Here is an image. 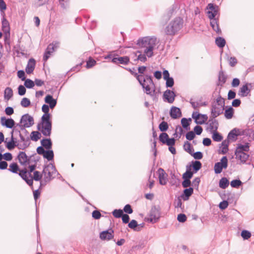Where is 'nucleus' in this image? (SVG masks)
I'll list each match as a JSON object with an SVG mask.
<instances>
[{"instance_id":"nucleus-57","label":"nucleus","mask_w":254,"mask_h":254,"mask_svg":"<svg viewBox=\"0 0 254 254\" xmlns=\"http://www.w3.org/2000/svg\"><path fill=\"white\" fill-rule=\"evenodd\" d=\"M24 86L27 88H32L34 86V82L30 79H26L25 80Z\"/></svg>"},{"instance_id":"nucleus-5","label":"nucleus","mask_w":254,"mask_h":254,"mask_svg":"<svg viewBox=\"0 0 254 254\" xmlns=\"http://www.w3.org/2000/svg\"><path fill=\"white\" fill-rule=\"evenodd\" d=\"M225 107V100L219 95L212 104L211 109V115L213 118H215L223 113Z\"/></svg>"},{"instance_id":"nucleus-13","label":"nucleus","mask_w":254,"mask_h":254,"mask_svg":"<svg viewBox=\"0 0 254 254\" xmlns=\"http://www.w3.org/2000/svg\"><path fill=\"white\" fill-rule=\"evenodd\" d=\"M192 118L194 119L195 123L197 125H202L208 119V117L205 114H201L197 112H193Z\"/></svg>"},{"instance_id":"nucleus-51","label":"nucleus","mask_w":254,"mask_h":254,"mask_svg":"<svg viewBox=\"0 0 254 254\" xmlns=\"http://www.w3.org/2000/svg\"><path fill=\"white\" fill-rule=\"evenodd\" d=\"M159 128L162 132L166 131L168 129V123L165 121L162 122L159 125Z\"/></svg>"},{"instance_id":"nucleus-46","label":"nucleus","mask_w":254,"mask_h":254,"mask_svg":"<svg viewBox=\"0 0 254 254\" xmlns=\"http://www.w3.org/2000/svg\"><path fill=\"white\" fill-rule=\"evenodd\" d=\"M215 43L219 48H223L226 44V41L223 38L219 37L216 38Z\"/></svg>"},{"instance_id":"nucleus-53","label":"nucleus","mask_w":254,"mask_h":254,"mask_svg":"<svg viewBox=\"0 0 254 254\" xmlns=\"http://www.w3.org/2000/svg\"><path fill=\"white\" fill-rule=\"evenodd\" d=\"M230 185L232 188H238L242 185V182L240 180H234L231 182Z\"/></svg>"},{"instance_id":"nucleus-37","label":"nucleus","mask_w":254,"mask_h":254,"mask_svg":"<svg viewBox=\"0 0 254 254\" xmlns=\"http://www.w3.org/2000/svg\"><path fill=\"white\" fill-rule=\"evenodd\" d=\"M249 143H246L245 144L243 145L241 144H239L236 151H240L241 152H248L249 151Z\"/></svg>"},{"instance_id":"nucleus-26","label":"nucleus","mask_w":254,"mask_h":254,"mask_svg":"<svg viewBox=\"0 0 254 254\" xmlns=\"http://www.w3.org/2000/svg\"><path fill=\"white\" fill-rule=\"evenodd\" d=\"M193 192V189L192 188L190 187L188 189H186L183 191V193L181 195L182 199L186 201L189 199V197L192 194Z\"/></svg>"},{"instance_id":"nucleus-52","label":"nucleus","mask_w":254,"mask_h":254,"mask_svg":"<svg viewBox=\"0 0 254 254\" xmlns=\"http://www.w3.org/2000/svg\"><path fill=\"white\" fill-rule=\"evenodd\" d=\"M168 137L169 136L167 133L162 132L160 134L159 139L160 142L163 144H165Z\"/></svg>"},{"instance_id":"nucleus-38","label":"nucleus","mask_w":254,"mask_h":254,"mask_svg":"<svg viewBox=\"0 0 254 254\" xmlns=\"http://www.w3.org/2000/svg\"><path fill=\"white\" fill-rule=\"evenodd\" d=\"M237 129L234 128L230 131L227 136V139L226 140H236L237 136L239 134L237 133Z\"/></svg>"},{"instance_id":"nucleus-32","label":"nucleus","mask_w":254,"mask_h":254,"mask_svg":"<svg viewBox=\"0 0 254 254\" xmlns=\"http://www.w3.org/2000/svg\"><path fill=\"white\" fill-rule=\"evenodd\" d=\"M19 135V137L20 138V140L21 141L23 142V147H19V149H24L26 148H27L29 145V136H27L26 138H25L21 133V132L20 133L18 134Z\"/></svg>"},{"instance_id":"nucleus-45","label":"nucleus","mask_w":254,"mask_h":254,"mask_svg":"<svg viewBox=\"0 0 254 254\" xmlns=\"http://www.w3.org/2000/svg\"><path fill=\"white\" fill-rule=\"evenodd\" d=\"M234 114V109L232 107H229L228 109L225 110L224 115L226 119H230L233 117Z\"/></svg>"},{"instance_id":"nucleus-49","label":"nucleus","mask_w":254,"mask_h":254,"mask_svg":"<svg viewBox=\"0 0 254 254\" xmlns=\"http://www.w3.org/2000/svg\"><path fill=\"white\" fill-rule=\"evenodd\" d=\"M227 79V76L225 75L223 71L220 70L219 72L218 80L222 84H224Z\"/></svg>"},{"instance_id":"nucleus-8","label":"nucleus","mask_w":254,"mask_h":254,"mask_svg":"<svg viewBox=\"0 0 254 254\" xmlns=\"http://www.w3.org/2000/svg\"><path fill=\"white\" fill-rule=\"evenodd\" d=\"M22 174V179L26 183V184L29 185L31 189L33 190V180L35 181H39L42 178L43 174L41 173L38 171H35L33 172V177H31L29 179H26V176L24 175L25 172H23Z\"/></svg>"},{"instance_id":"nucleus-62","label":"nucleus","mask_w":254,"mask_h":254,"mask_svg":"<svg viewBox=\"0 0 254 254\" xmlns=\"http://www.w3.org/2000/svg\"><path fill=\"white\" fill-rule=\"evenodd\" d=\"M195 133L192 131H190L187 133L186 135V138L189 140H191L195 137Z\"/></svg>"},{"instance_id":"nucleus-54","label":"nucleus","mask_w":254,"mask_h":254,"mask_svg":"<svg viewBox=\"0 0 254 254\" xmlns=\"http://www.w3.org/2000/svg\"><path fill=\"white\" fill-rule=\"evenodd\" d=\"M40 159V157L36 155V154L35 153L34 155H31L29 157V164L34 162L35 164H36L38 161H39Z\"/></svg>"},{"instance_id":"nucleus-63","label":"nucleus","mask_w":254,"mask_h":254,"mask_svg":"<svg viewBox=\"0 0 254 254\" xmlns=\"http://www.w3.org/2000/svg\"><path fill=\"white\" fill-rule=\"evenodd\" d=\"M18 92L19 95H24L26 93V89L25 87L22 85H19L18 87Z\"/></svg>"},{"instance_id":"nucleus-59","label":"nucleus","mask_w":254,"mask_h":254,"mask_svg":"<svg viewBox=\"0 0 254 254\" xmlns=\"http://www.w3.org/2000/svg\"><path fill=\"white\" fill-rule=\"evenodd\" d=\"M191 155L195 159L200 160L203 157V154L200 151H197L195 153H192L191 154Z\"/></svg>"},{"instance_id":"nucleus-64","label":"nucleus","mask_w":254,"mask_h":254,"mask_svg":"<svg viewBox=\"0 0 254 254\" xmlns=\"http://www.w3.org/2000/svg\"><path fill=\"white\" fill-rule=\"evenodd\" d=\"M123 210V212L125 211L126 213L127 214H131L133 212V210L131 208L130 205L129 204L126 205Z\"/></svg>"},{"instance_id":"nucleus-2","label":"nucleus","mask_w":254,"mask_h":254,"mask_svg":"<svg viewBox=\"0 0 254 254\" xmlns=\"http://www.w3.org/2000/svg\"><path fill=\"white\" fill-rule=\"evenodd\" d=\"M139 75L141 77L138 81L144 90L145 93L147 95H149L154 100L156 98V93L152 77L148 74H145L144 76L141 74Z\"/></svg>"},{"instance_id":"nucleus-30","label":"nucleus","mask_w":254,"mask_h":254,"mask_svg":"<svg viewBox=\"0 0 254 254\" xmlns=\"http://www.w3.org/2000/svg\"><path fill=\"white\" fill-rule=\"evenodd\" d=\"M210 25L214 31H215L218 34H221V30L219 27L218 22L216 19L213 18V19H210Z\"/></svg>"},{"instance_id":"nucleus-56","label":"nucleus","mask_w":254,"mask_h":254,"mask_svg":"<svg viewBox=\"0 0 254 254\" xmlns=\"http://www.w3.org/2000/svg\"><path fill=\"white\" fill-rule=\"evenodd\" d=\"M96 64V61L93 59L92 58L90 57L89 60L87 61L86 63V68H89L93 67Z\"/></svg>"},{"instance_id":"nucleus-11","label":"nucleus","mask_w":254,"mask_h":254,"mask_svg":"<svg viewBox=\"0 0 254 254\" xmlns=\"http://www.w3.org/2000/svg\"><path fill=\"white\" fill-rule=\"evenodd\" d=\"M105 59H111L112 62L115 64H120L127 65L129 63V57L128 56L119 57L118 58H112V55H108L105 58Z\"/></svg>"},{"instance_id":"nucleus-9","label":"nucleus","mask_w":254,"mask_h":254,"mask_svg":"<svg viewBox=\"0 0 254 254\" xmlns=\"http://www.w3.org/2000/svg\"><path fill=\"white\" fill-rule=\"evenodd\" d=\"M149 217L146 218L145 220L152 223H156L160 217V209L156 206H153L151 207L149 214Z\"/></svg>"},{"instance_id":"nucleus-16","label":"nucleus","mask_w":254,"mask_h":254,"mask_svg":"<svg viewBox=\"0 0 254 254\" xmlns=\"http://www.w3.org/2000/svg\"><path fill=\"white\" fill-rule=\"evenodd\" d=\"M114 231L112 229L103 231L100 233L99 237L102 240L109 241L114 238Z\"/></svg>"},{"instance_id":"nucleus-33","label":"nucleus","mask_w":254,"mask_h":254,"mask_svg":"<svg viewBox=\"0 0 254 254\" xmlns=\"http://www.w3.org/2000/svg\"><path fill=\"white\" fill-rule=\"evenodd\" d=\"M191 165L187 166V171L183 175L184 180H190L193 176V172L190 171Z\"/></svg>"},{"instance_id":"nucleus-1","label":"nucleus","mask_w":254,"mask_h":254,"mask_svg":"<svg viewBox=\"0 0 254 254\" xmlns=\"http://www.w3.org/2000/svg\"><path fill=\"white\" fill-rule=\"evenodd\" d=\"M157 39L155 37L149 38L148 37L139 39L137 41V44L141 47L145 48L144 54H142L139 51H137L138 56L136 59H134V62L138 61L145 63L147 61V58H151L153 56V49L156 45Z\"/></svg>"},{"instance_id":"nucleus-6","label":"nucleus","mask_w":254,"mask_h":254,"mask_svg":"<svg viewBox=\"0 0 254 254\" xmlns=\"http://www.w3.org/2000/svg\"><path fill=\"white\" fill-rule=\"evenodd\" d=\"M184 21L181 17H177L166 27L165 32L168 35H174L179 31L183 25Z\"/></svg>"},{"instance_id":"nucleus-20","label":"nucleus","mask_w":254,"mask_h":254,"mask_svg":"<svg viewBox=\"0 0 254 254\" xmlns=\"http://www.w3.org/2000/svg\"><path fill=\"white\" fill-rule=\"evenodd\" d=\"M251 87V84L247 83L243 85L240 89L239 95L241 97H246L250 93L251 89L249 87Z\"/></svg>"},{"instance_id":"nucleus-41","label":"nucleus","mask_w":254,"mask_h":254,"mask_svg":"<svg viewBox=\"0 0 254 254\" xmlns=\"http://www.w3.org/2000/svg\"><path fill=\"white\" fill-rule=\"evenodd\" d=\"M54 154L52 150L49 149L46 151L43 155V157L49 161L52 160L54 159Z\"/></svg>"},{"instance_id":"nucleus-35","label":"nucleus","mask_w":254,"mask_h":254,"mask_svg":"<svg viewBox=\"0 0 254 254\" xmlns=\"http://www.w3.org/2000/svg\"><path fill=\"white\" fill-rule=\"evenodd\" d=\"M191 121V118H189L188 119L185 118H183L181 120V124L182 127L187 130H189L190 129V122Z\"/></svg>"},{"instance_id":"nucleus-48","label":"nucleus","mask_w":254,"mask_h":254,"mask_svg":"<svg viewBox=\"0 0 254 254\" xmlns=\"http://www.w3.org/2000/svg\"><path fill=\"white\" fill-rule=\"evenodd\" d=\"M212 133V139L214 141L219 142L222 140L223 136L216 131L211 132Z\"/></svg>"},{"instance_id":"nucleus-25","label":"nucleus","mask_w":254,"mask_h":254,"mask_svg":"<svg viewBox=\"0 0 254 254\" xmlns=\"http://www.w3.org/2000/svg\"><path fill=\"white\" fill-rule=\"evenodd\" d=\"M10 141L7 143L6 147L9 150L13 149L16 146H18L17 139L13 136V131H11Z\"/></svg>"},{"instance_id":"nucleus-29","label":"nucleus","mask_w":254,"mask_h":254,"mask_svg":"<svg viewBox=\"0 0 254 254\" xmlns=\"http://www.w3.org/2000/svg\"><path fill=\"white\" fill-rule=\"evenodd\" d=\"M159 172V183L162 185H165L167 183V178L166 177V173L162 168H159L158 170Z\"/></svg>"},{"instance_id":"nucleus-15","label":"nucleus","mask_w":254,"mask_h":254,"mask_svg":"<svg viewBox=\"0 0 254 254\" xmlns=\"http://www.w3.org/2000/svg\"><path fill=\"white\" fill-rule=\"evenodd\" d=\"M218 6L214 5L213 3H209L207 6V9L210 10L207 12L208 18L210 19H213L218 12Z\"/></svg>"},{"instance_id":"nucleus-21","label":"nucleus","mask_w":254,"mask_h":254,"mask_svg":"<svg viewBox=\"0 0 254 254\" xmlns=\"http://www.w3.org/2000/svg\"><path fill=\"white\" fill-rule=\"evenodd\" d=\"M2 29L5 34L9 35L10 26L8 20L5 17V13L3 12L2 18L1 19Z\"/></svg>"},{"instance_id":"nucleus-27","label":"nucleus","mask_w":254,"mask_h":254,"mask_svg":"<svg viewBox=\"0 0 254 254\" xmlns=\"http://www.w3.org/2000/svg\"><path fill=\"white\" fill-rule=\"evenodd\" d=\"M45 102L49 104L51 109H54L57 105V100L51 95H47L45 98Z\"/></svg>"},{"instance_id":"nucleus-22","label":"nucleus","mask_w":254,"mask_h":254,"mask_svg":"<svg viewBox=\"0 0 254 254\" xmlns=\"http://www.w3.org/2000/svg\"><path fill=\"white\" fill-rule=\"evenodd\" d=\"M36 65V61L33 58H31L29 60L25 71L27 74H30L34 71Z\"/></svg>"},{"instance_id":"nucleus-60","label":"nucleus","mask_w":254,"mask_h":254,"mask_svg":"<svg viewBox=\"0 0 254 254\" xmlns=\"http://www.w3.org/2000/svg\"><path fill=\"white\" fill-rule=\"evenodd\" d=\"M166 87H172L174 84V81L173 77H170L165 79Z\"/></svg>"},{"instance_id":"nucleus-17","label":"nucleus","mask_w":254,"mask_h":254,"mask_svg":"<svg viewBox=\"0 0 254 254\" xmlns=\"http://www.w3.org/2000/svg\"><path fill=\"white\" fill-rule=\"evenodd\" d=\"M0 124L3 127L12 128L15 125V122L11 118L6 119L5 117H1L0 118Z\"/></svg>"},{"instance_id":"nucleus-4","label":"nucleus","mask_w":254,"mask_h":254,"mask_svg":"<svg viewBox=\"0 0 254 254\" xmlns=\"http://www.w3.org/2000/svg\"><path fill=\"white\" fill-rule=\"evenodd\" d=\"M57 173V170L53 164L50 163L49 164L44 165L42 171V174L44 177L43 180L40 182V187L49 183L55 177Z\"/></svg>"},{"instance_id":"nucleus-36","label":"nucleus","mask_w":254,"mask_h":254,"mask_svg":"<svg viewBox=\"0 0 254 254\" xmlns=\"http://www.w3.org/2000/svg\"><path fill=\"white\" fill-rule=\"evenodd\" d=\"M8 170L13 173L18 174V172H20L21 170L16 163H12L9 165Z\"/></svg>"},{"instance_id":"nucleus-28","label":"nucleus","mask_w":254,"mask_h":254,"mask_svg":"<svg viewBox=\"0 0 254 254\" xmlns=\"http://www.w3.org/2000/svg\"><path fill=\"white\" fill-rule=\"evenodd\" d=\"M230 143V141L228 140H224L221 143V147H220L219 153L225 154L229 150L228 146Z\"/></svg>"},{"instance_id":"nucleus-47","label":"nucleus","mask_w":254,"mask_h":254,"mask_svg":"<svg viewBox=\"0 0 254 254\" xmlns=\"http://www.w3.org/2000/svg\"><path fill=\"white\" fill-rule=\"evenodd\" d=\"M184 150L188 152L190 155L193 152L194 149L191 146V144L188 141H186L184 145Z\"/></svg>"},{"instance_id":"nucleus-3","label":"nucleus","mask_w":254,"mask_h":254,"mask_svg":"<svg viewBox=\"0 0 254 254\" xmlns=\"http://www.w3.org/2000/svg\"><path fill=\"white\" fill-rule=\"evenodd\" d=\"M50 118V114H44L41 118V122L37 126V129L46 136H50L52 132V123Z\"/></svg>"},{"instance_id":"nucleus-7","label":"nucleus","mask_w":254,"mask_h":254,"mask_svg":"<svg viewBox=\"0 0 254 254\" xmlns=\"http://www.w3.org/2000/svg\"><path fill=\"white\" fill-rule=\"evenodd\" d=\"M34 124L33 118L28 114L23 115L20 119V123L16 124V127H19L20 130L27 132L25 128L30 127Z\"/></svg>"},{"instance_id":"nucleus-40","label":"nucleus","mask_w":254,"mask_h":254,"mask_svg":"<svg viewBox=\"0 0 254 254\" xmlns=\"http://www.w3.org/2000/svg\"><path fill=\"white\" fill-rule=\"evenodd\" d=\"M128 226L129 228L133 229L134 231H140V228L137 227L138 224L137 221L135 220H132L130 222H128Z\"/></svg>"},{"instance_id":"nucleus-58","label":"nucleus","mask_w":254,"mask_h":254,"mask_svg":"<svg viewBox=\"0 0 254 254\" xmlns=\"http://www.w3.org/2000/svg\"><path fill=\"white\" fill-rule=\"evenodd\" d=\"M241 235L244 240H248L251 237V232L247 230H243Z\"/></svg>"},{"instance_id":"nucleus-50","label":"nucleus","mask_w":254,"mask_h":254,"mask_svg":"<svg viewBox=\"0 0 254 254\" xmlns=\"http://www.w3.org/2000/svg\"><path fill=\"white\" fill-rule=\"evenodd\" d=\"M124 212L122 209H115L113 212L112 214L113 216L117 218H121L123 215Z\"/></svg>"},{"instance_id":"nucleus-61","label":"nucleus","mask_w":254,"mask_h":254,"mask_svg":"<svg viewBox=\"0 0 254 254\" xmlns=\"http://www.w3.org/2000/svg\"><path fill=\"white\" fill-rule=\"evenodd\" d=\"M177 220L180 222L184 223L187 220V216L185 214H179L178 215Z\"/></svg>"},{"instance_id":"nucleus-19","label":"nucleus","mask_w":254,"mask_h":254,"mask_svg":"<svg viewBox=\"0 0 254 254\" xmlns=\"http://www.w3.org/2000/svg\"><path fill=\"white\" fill-rule=\"evenodd\" d=\"M207 124L208 125V127L207 129H209L211 133L217 130L219 124L217 120L215 119V118L210 119Z\"/></svg>"},{"instance_id":"nucleus-14","label":"nucleus","mask_w":254,"mask_h":254,"mask_svg":"<svg viewBox=\"0 0 254 254\" xmlns=\"http://www.w3.org/2000/svg\"><path fill=\"white\" fill-rule=\"evenodd\" d=\"M176 97L175 93L174 91L167 89L163 94V98L164 101H166L169 103H172L175 100Z\"/></svg>"},{"instance_id":"nucleus-43","label":"nucleus","mask_w":254,"mask_h":254,"mask_svg":"<svg viewBox=\"0 0 254 254\" xmlns=\"http://www.w3.org/2000/svg\"><path fill=\"white\" fill-rule=\"evenodd\" d=\"M5 99L9 100L13 96V91L10 87L5 88L4 93Z\"/></svg>"},{"instance_id":"nucleus-34","label":"nucleus","mask_w":254,"mask_h":254,"mask_svg":"<svg viewBox=\"0 0 254 254\" xmlns=\"http://www.w3.org/2000/svg\"><path fill=\"white\" fill-rule=\"evenodd\" d=\"M191 164L192 165L191 166V167H192V172H193V173H196L197 172H198L202 167V164L199 161H193L191 162Z\"/></svg>"},{"instance_id":"nucleus-10","label":"nucleus","mask_w":254,"mask_h":254,"mask_svg":"<svg viewBox=\"0 0 254 254\" xmlns=\"http://www.w3.org/2000/svg\"><path fill=\"white\" fill-rule=\"evenodd\" d=\"M228 167V159L227 156H223L220 160V162L215 164L214 170L215 173L220 174L222 172L223 169H226Z\"/></svg>"},{"instance_id":"nucleus-39","label":"nucleus","mask_w":254,"mask_h":254,"mask_svg":"<svg viewBox=\"0 0 254 254\" xmlns=\"http://www.w3.org/2000/svg\"><path fill=\"white\" fill-rule=\"evenodd\" d=\"M229 182L228 180L225 178L223 177L219 181V187L222 189H225L229 186Z\"/></svg>"},{"instance_id":"nucleus-12","label":"nucleus","mask_w":254,"mask_h":254,"mask_svg":"<svg viewBox=\"0 0 254 254\" xmlns=\"http://www.w3.org/2000/svg\"><path fill=\"white\" fill-rule=\"evenodd\" d=\"M59 44L58 42H55V43H51L48 46L43 56V60L44 62H46L50 58L51 55L58 48Z\"/></svg>"},{"instance_id":"nucleus-42","label":"nucleus","mask_w":254,"mask_h":254,"mask_svg":"<svg viewBox=\"0 0 254 254\" xmlns=\"http://www.w3.org/2000/svg\"><path fill=\"white\" fill-rule=\"evenodd\" d=\"M41 137V134L38 131H33L31 133L30 139L34 141H38Z\"/></svg>"},{"instance_id":"nucleus-24","label":"nucleus","mask_w":254,"mask_h":254,"mask_svg":"<svg viewBox=\"0 0 254 254\" xmlns=\"http://www.w3.org/2000/svg\"><path fill=\"white\" fill-rule=\"evenodd\" d=\"M170 115L172 119H176L182 116V113L180 108L172 107L170 110Z\"/></svg>"},{"instance_id":"nucleus-23","label":"nucleus","mask_w":254,"mask_h":254,"mask_svg":"<svg viewBox=\"0 0 254 254\" xmlns=\"http://www.w3.org/2000/svg\"><path fill=\"white\" fill-rule=\"evenodd\" d=\"M236 158L240 160L241 162L244 163L248 159L249 155L244 152L240 151H235Z\"/></svg>"},{"instance_id":"nucleus-55","label":"nucleus","mask_w":254,"mask_h":254,"mask_svg":"<svg viewBox=\"0 0 254 254\" xmlns=\"http://www.w3.org/2000/svg\"><path fill=\"white\" fill-rule=\"evenodd\" d=\"M30 101L27 98H23L21 101L20 104L24 108H27L30 105Z\"/></svg>"},{"instance_id":"nucleus-18","label":"nucleus","mask_w":254,"mask_h":254,"mask_svg":"<svg viewBox=\"0 0 254 254\" xmlns=\"http://www.w3.org/2000/svg\"><path fill=\"white\" fill-rule=\"evenodd\" d=\"M17 158L21 165L23 166L29 165V157L25 152L20 151L17 156Z\"/></svg>"},{"instance_id":"nucleus-44","label":"nucleus","mask_w":254,"mask_h":254,"mask_svg":"<svg viewBox=\"0 0 254 254\" xmlns=\"http://www.w3.org/2000/svg\"><path fill=\"white\" fill-rule=\"evenodd\" d=\"M25 172V173H24V175L26 176V179H29L31 178V177H33V176L32 175L31 173L32 172H30V171L28 170V169L26 168H24V169H22L21 171H20V172H19L18 175L22 179V174L23 173V172Z\"/></svg>"},{"instance_id":"nucleus-31","label":"nucleus","mask_w":254,"mask_h":254,"mask_svg":"<svg viewBox=\"0 0 254 254\" xmlns=\"http://www.w3.org/2000/svg\"><path fill=\"white\" fill-rule=\"evenodd\" d=\"M42 146L47 150L51 149L52 142L50 138H44L41 140Z\"/></svg>"}]
</instances>
